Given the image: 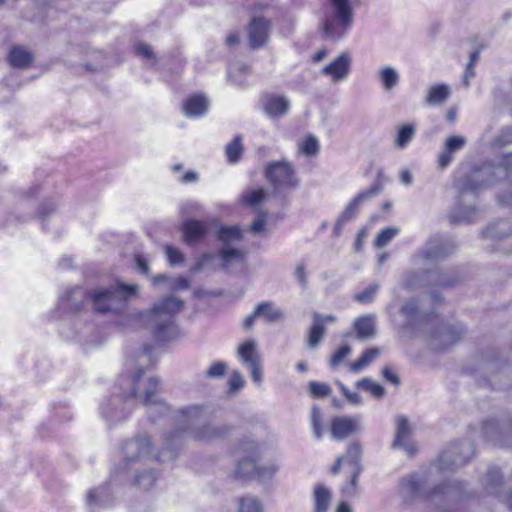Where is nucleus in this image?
<instances>
[{"mask_svg":"<svg viewBox=\"0 0 512 512\" xmlns=\"http://www.w3.org/2000/svg\"><path fill=\"white\" fill-rule=\"evenodd\" d=\"M160 380L154 376H145L139 368L132 377H120L112 397L101 406V414L110 423L125 420L136 403L147 408L152 422L157 417L166 416L171 411L167 403L160 397Z\"/></svg>","mask_w":512,"mask_h":512,"instance_id":"1","label":"nucleus"},{"mask_svg":"<svg viewBox=\"0 0 512 512\" xmlns=\"http://www.w3.org/2000/svg\"><path fill=\"white\" fill-rule=\"evenodd\" d=\"M210 411L203 405H189L180 409L172 418L177 428L165 434V445L172 448L169 459L178 455L185 433L197 440H212L228 433L227 425H214L209 422Z\"/></svg>","mask_w":512,"mask_h":512,"instance_id":"2","label":"nucleus"},{"mask_svg":"<svg viewBox=\"0 0 512 512\" xmlns=\"http://www.w3.org/2000/svg\"><path fill=\"white\" fill-rule=\"evenodd\" d=\"M137 291V284H126L117 281L115 285L97 288L87 293L79 287L72 288L60 301L61 305L67 306L73 311H78L83 299L88 298L98 312H117L125 307L127 301L135 296Z\"/></svg>","mask_w":512,"mask_h":512,"instance_id":"3","label":"nucleus"},{"mask_svg":"<svg viewBox=\"0 0 512 512\" xmlns=\"http://www.w3.org/2000/svg\"><path fill=\"white\" fill-rule=\"evenodd\" d=\"M428 482L426 472H415L401 478L399 492L404 500L425 498L431 503L441 506L462 499L465 493L464 483L458 480H449L435 486L430 491H425Z\"/></svg>","mask_w":512,"mask_h":512,"instance_id":"4","label":"nucleus"},{"mask_svg":"<svg viewBox=\"0 0 512 512\" xmlns=\"http://www.w3.org/2000/svg\"><path fill=\"white\" fill-rule=\"evenodd\" d=\"M495 168L490 164L474 167L468 175L456 181L459 199L449 215L452 223H472L477 220L478 210L464 205L468 195L476 196L480 189L494 183Z\"/></svg>","mask_w":512,"mask_h":512,"instance_id":"5","label":"nucleus"},{"mask_svg":"<svg viewBox=\"0 0 512 512\" xmlns=\"http://www.w3.org/2000/svg\"><path fill=\"white\" fill-rule=\"evenodd\" d=\"M183 308V301L174 296L163 298L148 312L142 315V321L153 337L158 341H168L178 336L175 315Z\"/></svg>","mask_w":512,"mask_h":512,"instance_id":"6","label":"nucleus"},{"mask_svg":"<svg viewBox=\"0 0 512 512\" xmlns=\"http://www.w3.org/2000/svg\"><path fill=\"white\" fill-rule=\"evenodd\" d=\"M173 447L167 448L165 439L161 451L153 454L151 439L147 435L138 436L134 439L126 441L122 446L123 460L117 467L114 473L125 472L128 470L139 471L141 467L146 466L149 462L157 460L159 462L171 461L169 455Z\"/></svg>","mask_w":512,"mask_h":512,"instance_id":"7","label":"nucleus"},{"mask_svg":"<svg viewBox=\"0 0 512 512\" xmlns=\"http://www.w3.org/2000/svg\"><path fill=\"white\" fill-rule=\"evenodd\" d=\"M330 11L322 22L324 37L333 41L341 39L350 29L354 14L350 0H329Z\"/></svg>","mask_w":512,"mask_h":512,"instance_id":"8","label":"nucleus"},{"mask_svg":"<svg viewBox=\"0 0 512 512\" xmlns=\"http://www.w3.org/2000/svg\"><path fill=\"white\" fill-rule=\"evenodd\" d=\"M475 453L474 444L463 440L451 444L440 456L437 468L440 471H452L466 464Z\"/></svg>","mask_w":512,"mask_h":512,"instance_id":"9","label":"nucleus"},{"mask_svg":"<svg viewBox=\"0 0 512 512\" xmlns=\"http://www.w3.org/2000/svg\"><path fill=\"white\" fill-rule=\"evenodd\" d=\"M218 239L222 242L218 255L222 259L223 269H227L232 263L244 261L246 253L241 249L231 247L232 242L242 239V231L238 226L221 227L218 231Z\"/></svg>","mask_w":512,"mask_h":512,"instance_id":"10","label":"nucleus"},{"mask_svg":"<svg viewBox=\"0 0 512 512\" xmlns=\"http://www.w3.org/2000/svg\"><path fill=\"white\" fill-rule=\"evenodd\" d=\"M261 448L262 445H259L253 439H245L240 443L238 450L247 455L237 462L234 470L236 478L247 479L256 475V460L265 457L267 454L266 450H261Z\"/></svg>","mask_w":512,"mask_h":512,"instance_id":"11","label":"nucleus"},{"mask_svg":"<svg viewBox=\"0 0 512 512\" xmlns=\"http://www.w3.org/2000/svg\"><path fill=\"white\" fill-rule=\"evenodd\" d=\"M266 177L276 189H291L299 184L292 165L287 161L269 163L266 168Z\"/></svg>","mask_w":512,"mask_h":512,"instance_id":"12","label":"nucleus"},{"mask_svg":"<svg viewBox=\"0 0 512 512\" xmlns=\"http://www.w3.org/2000/svg\"><path fill=\"white\" fill-rule=\"evenodd\" d=\"M379 193V186L372 185L369 188L360 191L355 197H353L336 220L334 225V233L338 235L341 232L343 226L358 215L361 205L377 196Z\"/></svg>","mask_w":512,"mask_h":512,"instance_id":"13","label":"nucleus"},{"mask_svg":"<svg viewBox=\"0 0 512 512\" xmlns=\"http://www.w3.org/2000/svg\"><path fill=\"white\" fill-rule=\"evenodd\" d=\"M455 250V245L449 239L440 236L432 237L425 247L415 256V261L435 262L449 256Z\"/></svg>","mask_w":512,"mask_h":512,"instance_id":"14","label":"nucleus"},{"mask_svg":"<svg viewBox=\"0 0 512 512\" xmlns=\"http://www.w3.org/2000/svg\"><path fill=\"white\" fill-rule=\"evenodd\" d=\"M211 228V221L187 218L181 225L183 241L194 246L205 240Z\"/></svg>","mask_w":512,"mask_h":512,"instance_id":"15","label":"nucleus"},{"mask_svg":"<svg viewBox=\"0 0 512 512\" xmlns=\"http://www.w3.org/2000/svg\"><path fill=\"white\" fill-rule=\"evenodd\" d=\"M261 450H266L267 454L265 457H260V459L269 458V461L257 465L255 477L261 482H268L271 481L280 470L282 464V456L276 448L262 445Z\"/></svg>","mask_w":512,"mask_h":512,"instance_id":"16","label":"nucleus"},{"mask_svg":"<svg viewBox=\"0 0 512 512\" xmlns=\"http://www.w3.org/2000/svg\"><path fill=\"white\" fill-rule=\"evenodd\" d=\"M484 486L488 494L504 501L512 509V491L509 494L503 493L502 475L498 468L492 467L488 469L484 479Z\"/></svg>","mask_w":512,"mask_h":512,"instance_id":"17","label":"nucleus"},{"mask_svg":"<svg viewBox=\"0 0 512 512\" xmlns=\"http://www.w3.org/2000/svg\"><path fill=\"white\" fill-rule=\"evenodd\" d=\"M467 144V139L461 135L449 136L438 155L437 164L441 169L447 168L454 159V154L461 151Z\"/></svg>","mask_w":512,"mask_h":512,"instance_id":"18","label":"nucleus"},{"mask_svg":"<svg viewBox=\"0 0 512 512\" xmlns=\"http://www.w3.org/2000/svg\"><path fill=\"white\" fill-rule=\"evenodd\" d=\"M424 276L427 278V281H424L418 278L417 276L409 275L405 280V285L411 289H415L430 284L446 287L452 286L458 281L456 278L450 277L447 273H442L439 271L425 272Z\"/></svg>","mask_w":512,"mask_h":512,"instance_id":"19","label":"nucleus"},{"mask_svg":"<svg viewBox=\"0 0 512 512\" xmlns=\"http://www.w3.org/2000/svg\"><path fill=\"white\" fill-rule=\"evenodd\" d=\"M464 332L465 329L462 325H441L432 334L434 346L437 348H446L457 342Z\"/></svg>","mask_w":512,"mask_h":512,"instance_id":"20","label":"nucleus"},{"mask_svg":"<svg viewBox=\"0 0 512 512\" xmlns=\"http://www.w3.org/2000/svg\"><path fill=\"white\" fill-rule=\"evenodd\" d=\"M351 68V58L348 54L342 53L330 64L322 69V74L329 76L335 83L345 80Z\"/></svg>","mask_w":512,"mask_h":512,"instance_id":"21","label":"nucleus"},{"mask_svg":"<svg viewBox=\"0 0 512 512\" xmlns=\"http://www.w3.org/2000/svg\"><path fill=\"white\" fill-rule=\"evenodd\" d=\"M359 429V417L340 416L331 422V435L335 440H342Z\"/></svg>","mask_w":512,"mask_h":512,"instance_id":"22","label":"nucleus"},{"mask_svg":"<svg viewBox=\"0 0 512 512\" xmlns=\"http://www.w3.org/2000/svg\"><path fill=\"white\" fill-rule=\"evenodd\" d=\"M270 23L267 19L254 18L249 25V42L253 49L263 46L268 40Z\"/></svg>","mask_w":512,"mask_h":512,"instance_id":"23","label":"nucleus"},{"mask_svg":"<svg viewBox=\"0 0 512 512\" xmlns=\"http://www.w3.org/2000/svg\"><path fill=\"white\" fill-rule=\"evenodd\" d=\"M411 428L407 418L399 416L397 418L396 437L393 447L401 448L408 454L412 455L415 452L414 444L410 441Z\"/></svg>","mask_w":512,"mask_h":512,"instance_id":"24","label":"nucleus"},{"mask_svg":"<svg viewBox=\"0 0 512 512\" xmlns=\"http://www.w3.org/2000/svg\"><path fill=\"white\" fill-rule=\"evenodd\" d=\"M333 321H335V317L332 315L323 316L319 313L313 315V324L310 328L307 340V346L309 348H315L320 343L325 334V324Z\"/></svg>","mask_w":512,"mask_h":512,"instance_id":"25","label":"nucleus"},{"mask_svg":"<svg viewBox=\"0 0 512 512\" xmlns=\"http://www.w3.org/2000/svg\"><path fill=\"white\" fill-rule=\"evenodd\" d=\"M354 330L358 339H371L377 334L376 317L368 314L357 318L354 321Z\"/></svg>","mask_w":512,"mask_h":512,"instance_id":"26","label":"nucleus"},{"mask_svg":"<svg viewBox=\"0 0 512 512\" xmlns=\"http://www.w3.org/2000/svg\"><path fill=\"white\" fill-rule=\"evenodd\" d=\"M209 106V101L205 96L193 95L186 99L183 105V113L189 118H197L203 116Z\"/></svg>","mask_w":512,"mask_h":512,"instance_id":"27","label":"nucleus"},{"mask_svg":"<svg viewBox=\"0 0 512 512\" xmlns=\"http://www.w3.org/2000/svg\"><path fill=\"white\" fill-rule=\"evenodd\" d=\"M290 101L283 96H270L264 103V111L270 118H279L287 114Z\"/></svg>","mask_w":512,"mask_h":512,"instance_id":"28","label":"nucleus"},{"mask_svg":"<svg viewBox=\"0 0 512 512\" xmlns=\"http://www.w3.org/2000/svg\"><path fill=\"white\" fill-rule=\"evenodd\" d=\"M416 135V125L413 123H406L400 125L396 129L395 138L393 141L394 147L399 150L406 149Z\"/></svg>","mask_w":512,"mask_h":512,"instance_id":"29","label":"nucleus"},{"mask_svg":"<svg viewBox=\"0 0 512 512\" xmlns=\"http://www.w3.org/2000/svg\"><path fill=\"white\" fill-rule=\"evenodd\" d=\"M240 361L247 367L260 364L261 359L254 340H247L238 348Z\"/></svg>","mask_w":512,"mask_h":512,"instance_id":"30","label":"nucleus"},{"mask_svg":"<svg viewBox=\"0 0 512 512\" xmlns=\"http://www.w3.org/2000/svg\"><path fill=\"white\" fill-rule=\"evenodd\" d=\"M8 61L11 66L26 69L33 61L32 53L22 46H14L8 54Z\"/></svg>","mask_w":512,"mask_h":512,"instance_id":"31","label":"nucleus"},{"mask_svg":"<svg viewBox=\"0 0 512 512\" xmlns=\"http://www.w3.org/2000/svg\"><path fill=\"white\" fill-rule=\"evenodd\" d=\"M401 314L406 318V327L410 329H417L420 321L426 318L418 311V304L414 299L404 303Z\"/></svg>","mask_w":512,"mask_h":512,"instance_id":"32","label":"nucleus"},{"mask_svg":"<svg viewBox=\"0 0 512 512\" xmlns=\"http://www.w3.org/2000/svg\"><path fill=\"white\" fill-rule=\"evenodd\" d=\"M332 499L330 490L322 484H317L314 487L313 512H327Z\"/></svg>","mask_w":512,"mask_h":512,"instance_id":"33","label":"nucleus"},{"mask_svg":"<svg viewBox=\"0 0 512 512\" xmlns=\"http://www.w3.org/2000/svg\"><path fill=\"white\" fill-rule=\"evenodd\" d=\"M378 77L383 90H393L400 81L399 72L392 66H384L378 70Z\"/></svg>","mask_w":512,"mask_h":512,"instance_id":"34","label":"nucleus"},{"mask_svg":"<svg viewBox=\"0 0 512 512\" xmlns=\"http://www.w3.org/2000/svg\"><path fill=\"white\" fill-rule=\"evenodd\" d=\"M449 95L450 90L447 85H434L429 88L425 98V103L429 106L440 105L448 99Z\"/></svg>","mask_w":512,"mask_h":512,"instance_id":"35","label":"nucleus"},{"mask_svg":"<svg viewBox=\"0 0 512 512\" xmlns=\"http://www.w3.org/2000/svg\"><path fill=\"white\" fill-rule=\"evenodd\" d=\"M108 496V486H102L97 489L90 490L86 498L87 506L90 509V512H94L95 507L104 505L108 500Z\"/></svg>","mask_w":512,"mask_h":512,"instance_id":"36","label":"nucleus"},{"mask_svg":"<svg viewBox=\"0 0 512 512\" xmlns=\"http://www.w3.org/2000/svg\"><path fill=\"white\" fill-rule=\"evenodd\" d=\"M512 234V223L508 220H500L487 227L484 236L487 238H504Z\"/></svg>","mask_w":512,"mask_h":512,"instance_id":"37","label":"nucleus"},{"mask_svg":"<svg viewBox=\"0 0 512 512\" xmlns=\"http://www.w3.org/2000/svg\"><path fill=\"white\" fill-rule=\"evenodd\" d=\"M362 449L359 443H352L348 446L344 458V464L348 469L362 468L361 466Z\"/></svg>","mask_w":512,"mask_h":512,"instance_id":"38","label":"nucleus"},{"mask_svg":"<svg viewBox=\"0 0 512 512\" xmlns=\"http://www.w3.org/2000/svg\"><path fill=\"white\" fill-rule=\"evenodd\" d=\"M380 354V350L378 348H369L366 349L361 356L354 362L350 364V370L353 373H358L366 366H368L376 357Z\"/></svg>","mask_w":512,"mask_h":512,"instance_id":"39","label":"nucleus"},{"mask_svg":"<svg viewBox=\"0 0 512 512\" xmlns=\"http://www.w3.org/2000/svg\"><path fill=\"white\" fill-rule=\"evenodd\" d=\"M257 313L268 322H275L283 318L281 309L276 308L271 302H262L257 305Z\"/></svg>","mask_w":512,"mask_h":512,"instance_id":"40","label":"nucleus"},{"mask_svg":"<svg viewBox=\"0 0 512 512\" xmlns=\"http://www.w3.org/2000/svg\"><path fill=\"white\" fill-rule=\"evenodd\" d=\"M226 157L231 164L237 163L243 154L242 138L236 136L225 148Z\"/></svg>","mask_w":512,"mask_h":512,"instance_id":"41","label":"nucleus"},{"mask_svg":"<svg viewBox=\"0 0 512 512\" xmlns=\"http://www.w3.org/2000/svg\"><path fill=\"white\" fill-rule=\"evenodd\" d=\"M356 387L369 392L376 399H381L385 395V389L370 378L358 380L356 382Z\"/></svg>","mask_w":512,"mask_h":512,"instance_id":"42","label":"nucleus"},{"mask_svg":"<svg viewBox=\"0 0 512 512\" xmlns=\"http://www.w3.org/2000/svg\"><path fill=\"white\" fill-rule=\"evenodd\" d=\"M320 144L313 135H308L300 144L299 152L308 157H314L319 153Z\"/></svg>","mask_w":512,"mask_h":512,"instance_id":"43","label":"nucleus"},{"mask_svg":"<svg viewBox=\"0 0 512 512\" xmlns=\"http://www.w3.org/2000/svg\"><path fill=\"white\" fill-rule=\"evenodd\" d=\"M399 234V229L396 227H386L379 231L377 234L374 245L378 248H382L390 243Z\"/></svg>","mask_w":512,"mask_h":512,"instance_id":"44","label":"nucleus"},{"mask_svg":"<svg viewBox=\"0 0 512 512\" xmlns=\"http://www.w3.org/2000/svg\"><path fill=\"white\" fill-rule=\"evenodd\" d=\"M156 481V475L152 470H143L135 476V484L144 490L150 489Z\"/></svg>","mask_w":512,"mask_h":512,"instance_id":"45","label":"nucleus"},{"mask_svg":"<svg viewBox=\"0 0 512 512\" xmlns=\"http://www.w3.org/2000/svg\"><path fill=\"white\" fill-rule=\"evenodd\" d=\"M482 430L487 440L494 442L497 441L498 436L502 433L499 423L496 420H488L484 422Z\"/></svg>","mask_w":512,"mask_h":512,"instance_id":"46","label":"nucleus"},{"mask_svg":"<svg viewBox=\"0 0 512 512\" xmlns=\"http://www.w3.org/2000/svg\"><path fill=\"white\" fill-rule=\"evenodd\" d=\"M249 67L245 64H235L229 67L228 76L231 82L235 85H243L244 80L241 77H238V73L247 74Z\"/></svg>","mask_w":512,"mask_h":512,"instance_id":"47","label":"nucleus"},{"mask_svg":"<svg viewBox=\"0 0 512 512\" xmlns=\"http://www.w3.org/2000/svg\"><path fill=\"white\" fill-rule=\"evenodd\" d=\"M238 512H263V508L258 499L252 497H244L240 501Z\"/></svg>","mask_w":512,"mask_h":512,"instance_id":"48","label":"nucleus"},{"mask_svg":"<svg viewBox=\"0 0 512 512\" xmlns=\"http://www.w3.org/2000/svg\"><path fill=\"white\" fill-rule=\"evenodd\" d=\"M266 193L264 189H254L243 194V202L249 206H255L264 200Z\"/></svg>","mask_w":512,"mask_h":512,"instance_id":"49","label":"nucleus"},{"mask_svg":"<svg viewBox=\"0 0 512 512\" xmlns=\"http://www.w3.org/2000/svg\"><path fill=\"white\" fill-rule=\"evenodd\" d=\"M322 415L321 410L318 407H313L311 412V423L313 433L316 439L320 440L323 436V428H322Z\"/></svg>","mask_w":512,"mask_h":512,"instance_id":"50","label":"nucleus"},{"mask_svg":"<svg viewBox=\"0 0 512 512\" xmlns=\"http://www.w3.org/2000/svg\"><path fill=\"white\" fill-rule=\"evenodd\" d=\"M309 391L313 397L322 398L331 393V388L327 383L311 381L309 383Z\"/></svg>","mask_w":512,"mask_h":512,"instance_id":"51","label":"nucleus"},{"mask_svg":"<svg viewBox=\"0 0 512 512\" xmlns=\"http://www.w3.org/2000/svg\"><path fill=\"white\" fill-rule=\"evenodd\" d=\"M379 289L378 284H371L365 288L362 292L355 295V300L360 303H370L373 301L377 291Z\"/></svg>","mask_w":512,"mask_h":512,"instance_id":"52","label":"nucleus"},{"mask_svg":"<svg viewBox=\"0 0 512 512\" xmlns=\"http://www.w3.org/2000/svg\"><path fill=\"white\" fill-rule=\"evenodd\" d=\"M165 253L168 259V262L171 266L180 265L184 262V255L183 253L173 246L166 245L165 246Z\"/></svg>","mask_w":512,"mask_h":512,"instance_id":"53","label":"nucleus"},{"mask_svg":"<svg viewBox=\"0 0 512 512\" xmlns=\"http://www.w3.org/2000/svg\"><path fill=\"white\" fill-rule=\"evenodd\" d=\"M267 214L264 211H258L255 220L250 225V231L254 234H260L265 231Z\"/></svg>","mask_w":512,"mask_h":512,"instance_id":"54","label":"nucleus"},{"mask_svg":"<svg viewBox=\"0 0 512 512\" xmlns=\"http://www.w3.org/2000/svg\"><path fill=\"white\" fill-rule=\"evenodd\" d=\"M227 369V365L224 362L218 361L213 363L205 372V376L208 378H221L224 376Z\"/></svg>","mask_w":512,"mask_h":512,"instance_id":"55","label":"nucleus"},{"mask_svg":"<svg viewBox=\"0 0 512 512\" xmlns=\"http://www.w3.org/2000/svg\"><path fill=\"white\" fill-rule=\"evenodd\" d=\"M351 353V348L348 345L340 347L330 358V365L337 367L341 362Z\"/></svg>","mask_w":512,"mask_h":512,"instance_id":"56","label":"nucleus"},{"mask_svg":"<svg viewBox=\"0 0 512 512\" xmlns=\"http://www.w3.org/2000/svg\"><path fill=\"white\" fill-rule=\"evenodd\" d=\"M342 395L347 399V401L353 405H361L362 398L357 392L350 391L343 383H337Z\"/></svg>","mask_w":512,"mask_h":512,"instance_id":"57","label":"nucleus"},{"mask_svg":"<svg viewBox=\"0 0 512 512\" xmlns=\"http://www.w3.org/2000/svg\"><path fill=\"white\" fill-rule=\"evenodd\" d=\"M135 51L142 58L153 60V62H155V54L150 45L145 43H138L135 45Z\"/></svg>","mask_w":512,"mask_h":512,"instance_id":"58","label":"nucleus"},{"mask_svg":"<svg viewBox=\"0 0 512 512\" xmlns=\"http://www.w3.org/2000/svg\"><path fill=\"white\" fill-rule=\"evenodd\" d=\"M350 473V484L345 487L344 492L347 494H353L355 493L356 486H357V479L359 475L362 472V468H354V469H348Z\"/></svg>","mask_w":512,"mask_h":512,"instance_id":"59","label":"nucleus"},{"mask_svg":"<svg viewBox=\"0 0 512 512\" xmlns=\"http://www.w3.org/2000/svg\"><path fill=\"white\" fill-rule=\"evenodd\" d=\"M295 278L302 288H306L308 284L307 274L304 262H299L294 271Z\"/></svg>","mask_w":512,"mask_h":512,"instance_id":"60","label":"nucleus"},{"mask_svg":"<svg viewBox=\"0 0 512 512\" xmlns=\"http://www.w3.org/2000/svg\"><path fill=\"white\" fill-rule=\"evenodd\" d=\"M512 143V128H505L502 132L495 138L494 144L496 146H504L506 144Z\"/></svg>","mask_w":512,"mask_h":512,"instance_id":"61","label":"nucleus"},{"mask_svg":"<svg viewBox=\"0 0 512 512\" xmlns=\"http://www.w3.org/2000/svg\"><path fill=\"white\" fill-rule=\"evenodd\" d=\"M230 389L235 391L243 387L244 379L238 371H234L229 379Z\"/></svg>","mask_w":512,"mask_h":512,"instance_id":"62","label":"nucleus"},{"mask_svg":"<svg viewBox=\"0 0 512 512\" xmlns=\"http://www.w3.org/2000/svg\"><path fill=\"white\" fill-rule=\"evenodd\" d=\"M201 206L197 202H187L181 205V213L183 215L197 214Z\"/></svg>","mask_w":512,"mask_h":512,"instance_id":"63","label":"nucleus"},{"mask_svg":"<svg viewBox=\"0 0 512 512\" xmlns=\"http://www.w3.org/2000/svg\"><path fill=\"white\" fill-rule=\"evenodd\" d=\"M214 254L212 253H205L203 254L198 260L197 262L195 263L194 267L192 268V270L194 272H197V271H200L204 266H206L213 258H214Z\"/></svg>","mask_w":512,"mask_h":512,"instance_id":"64","label":"nucleus"}]
</instances>
